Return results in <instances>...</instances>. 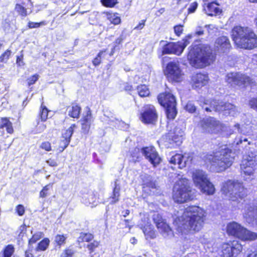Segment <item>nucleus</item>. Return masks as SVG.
I'll return each instance as SVG.
<instances>
[{"mask_svg":"<svg viewBox=\"0 0 257 257\" xmlns=\"http://www.w3.org/2000/svg\"><path fill=\"white\" fill-rule=\"evenodd\" d=\"M205 213L204 210L198 206L186 208L176 220L178 231L184 234L191 231H198L202 227Z\"/></svg>","mask_w":257,"mask_h":257,"instance_id":"nucleus-1","label":"nucleus"},{"mask_svg":"<svg viewBox=\"0 0 257 257\" xmlns=\"http://www.w3.org/2000/svg\"><path fill=\"white\" fill-rule=\"evenodd\" d=\"M231 36L235 45L240 48L251 50L257 47V36L249 27L234 26Z\"/></svg>","mask_w":257,"mask_h":257,"instance_id":"nucleus-2","label":"nucleus"},{"mask_svg":"<svg viewBox=\"0 0 257 257\" xmlns=\"http://www.w3.org/2000/svg\"><path fill=\"white\" fill-rule=\"evenodd\" d=\"M188 59L192 66L201 68L212 63L214 56L210 47L200 44L191 48L188 55Z\"/></svg>","mask_w":257,"mask_h":257,"instance_id":"nucleus-3","label":"nucleus"},{"mask_svg":"<svg viewBox=\"0 0 257 257\" xmlns=\"http://www.w3.org/2000/svg\"><path fill=\"white\" fill-rule=\"evenodd\" d=\"M235 157V153L230 149L225 148L211 155L209 160L216 171L221 172L231 166Z\"/></svg>","mask_w":257,"mask_h":257,"instance_id":"nucleus-4","label":"nucleus"},{"mask_svg":"<svg viewBox=\"0 0 257 257\" xmlns=\"http://www.w3.org/2000/svg\"><path fill=\"white\" fill-rule=\"evenodd\" d=\"M194 193L189 180L183 178L175 183L173 188V198L175 202L182 203L193 199Z\"/></svg>","mask_w":257,"mask_h":257,"instance_id":"nucleus-5","label":"nucleus"},{"mask_svg":"<svg viewBox=\"0 0 257 257\" xmlns=\"http://www.w3.org/2000/svg\"><path fill=\"white\" fill-rule=\"evenodd\" d=\"M227 232L242 241H251L257 238V233L252 232L236 222L233 221L227 225Z\"/></svg>","mask_w":257,"mask_h":257,"instance_id":"nucleus-6","label":"nucleus"},{"mask_svg":"<svg viewBox=\"0 0 257 257\" xmlns=\"http://www.w3.org/2000/svg\"><path fill=\"white\" fill-rule=\"evenodd\" d=\"M192 178L195 185L202 193L212 195L215 192L213 185L209 181L207 174L202 170H197L193 172Z\"/></svg>","mask_w":257,"mask_h":257,"instance_id":"nucleus-7","label":"nucleus"},{"mask_svg":"<svg viewBox=\"0 0 257 257\" xmlns=\"http://www.w3.org/2000/svg\"><path fill=\"white\" fill-rule=\"evenodd\" d=\"M158 99L159 103L166 108L168 118L174 119L177 113L174 96L170 92L163 93L158 95Z\"/></svg>","mask_w":257,"mask_h":257,"instance_id":"nucleus-8","label":"nucleus"},{"mask_svg":"<svg viewBox=\"0 0 257 257\" xmlns=\"http://www.w3.org/2000/svg\"><path fill=\"white\" fill-rule=\"evenodd\" d=\"M240 168L245 175L254 178L257 170V155L253 152H248L242 161Z\"/></svg>","mask_w":257,"mask_h":257,"instance_id":"nucleus-9","label":"nucleus"},{"mask_svg":"<svg viewBox=\"0 0 257 257\" xmlns=\"http://www.w3.org/2000/svg\"><path fill=\"white\" fill-rule=\"evenodd\" d=\"M165 74L169 80L174 82H181L183 80L184 73L181 69L178 61H171L166 66Z\"/></svg>","mask_w":257,"mask_h":257,"instance_id":"nucleus-10","label":"nucleus"},{"mask_svg":"<svg viewBox=\"0 0 257 257\" xmlns=\"http://www.w3.org/2000/svg\"><path fill=\"white\" fill-rule=\"evenodd\" d=\"M226 82L232 86L253 85L254 81L249 77L238 72L228 73L225 77Z\"/></svg>","mask_w":257,"mask_h":257,"instance_id":"nucleus-11","label":"nucleus"},{"mask_svg":"<svg viewBox=\"0 0 257 257\" xmlns=\"http://www.w3.org/2000/svg\"><path fill=\"white\" fill-rule=\"evenodd\" d=\"M201 125L205 132L217 134L224 130L225 126L214 117H208L201 121Z\"/></svg>","mask_w":257,"mask_h":257,"instance_id":"nucleus-12","label":"nucleus"},{"mask_svg":"<svg viewBox=\"0 0 257 257\" xmlns=\"http://www.w3.org/2000/svg\"><path fill=\"white\" fill-rule=\"evenodd\" d=\"M242 245L237 240L224 243L221 247V255L223 257H236L242 251Z\"/></svg>","mask_w":257,"mask_h":257,"instance_id":"nucleus-13","label":"nucleus"},{"mask_svg":"<svg viewBox=\"0 0 257 257\" xmlns=\"http://www.w3.org/2000/svg\"><path fill=\"white\" fill-rule=\"evenodd\" d=\"M153 219L159 231L165 238H171L174 236L172 230L160 214L154 213Z\"/></svg>","mask_w":257,"mask_h":257,"instance_id":"nucleus-14","label":"nucleus"},{"mask_svg":"<svg viewBox=\"0 0 257 257\" xmlns=\"http://www.w3.org/2000/svg\"><path fill=\"white\" fill-rule=\"evenodd\" d=\"M158 115L155 107L152 105H146L144 107L141 114V120L146 124H154L157 120Z\"/></svg>","mask_w":257,"mask_h":257,"instance_id":"nucleus-15","label":"nucleus"},{"mask_svg":"<svg viewBox=\"0 0 257 257\" xmlns=\"http://www.w3.org/2000/svg\"><path fill=\"white\" fill-rule=\"evenodd\" d=\"M142 154L154 167H156L161 161L155 148L153 147H145L141 149Z\"/></svg>","mask_w":257,"mask_h":257,"instance_id":"nucleus-16","label":"nucleus"},{"mask_svg":"<svg viewBox=\"0 0 257 257\" xmlns=\"http://www.w3.org/2000/svg\"><path fill=\"white\" fill-rule=\"evenodd\" d=\"M238 190L242 191V184L237 181L228 180L223 183L221 190L223 194L227 196L229 199L230 197V194L233 193V191Z\"/></svg>","mask_w":257,"mask_h":257,"instance_id":"nucleus-17","label":"nucleus"},{"mask_svg":"<svg viewBox=\"0 0 257 257\" xmlns=\"http://www.w3.org/2000/svg\"><path fill=\"white\" fill-rule=\"evenodd\" d=\"M231 48L228 38L221 36L217 38L214 43V50L219 54L227 53Z\"/></svg>","mask_w":257,"mask_h":257,"instance_id":"nucleus-18","label":"nucleus"},{"mask_svg":"<svg viewBox=\"0 0 257 257\" xmlns=\"http://www.w3.org/2000/svg\"><path fill=\"white\" fill-rule=\"evenodd\" d=\"M182 53V48L179 43L170 42L163 45L162 54H175L180 55Z\"/></svg>","mask_w":257,"mask_h":257,"instance_id":"nucleus-19","label":"nucleus"},{"mask_svg":"<svg viewBox=\"0 0 257 257\" xmlns=\"http://www.w3.org/2000/svg\"><path fill=\"white\" fill-rule=\"evenodd\" d=\"M183 132L179 128H175L173 134L170 133L168 136L170 145L168 147L175 148L179 146L182 142Z\"/></svg>","mask_w":257,"mask_h":257,"instance_id":"nucleus-20","label":"nucleus"},{"mask_svg":"<svg viewBox=\"0 0 257 257\" xmlns=\"http://www.w3.org/2000/svg\"><path fill=\"white\" fill-rule=\"evenodd\" d=\"M223 102L215 100H204L202 104H200L203 108L207 112H211L212 110L220 112L221 110Z\"/></svg>","mask_w":257,"mask_h":257,"instance_id":"nucleus-21","label":"nucleus"},{"mask_svg":"<svg viewBox=\"0 0 257 257\" xmlns=\"http://www.w3.org/2000/svg\"><path fill=\"white\" fill-rule=\"evenodd\" d=\"M243 216L249 223L257 220V207L255 209L253 204H247L245 207Z\"/></svg>","mask_w":257,"mask_h":257,"instance_id":"nucleus-22","label":"nucleus"},{"mask_svg":"<svg viewBox=\"0 0 257 257\" xmlns=\"http://www.w3.org/2000/svg\"><path fill=\"white\" fill-rule=\"evenodd\" d=\"M149 220V219L148 217H144V218L142 219V221L143 222V223L140 224V225L141 226V228L142 229L146 238L148 239L150 238L153 239L156 237V234L155 231L150 224Z\"/></svg>","mask_w":257,"mask_h":257,"instance_id":"nucleus-23","label":"nucleus"},{"mask_svg":"<svg viewBox=\"0 0 257 257\" xmlns=\"http://www.w3.org/2000/svg\"><path fill=\"white\" fill-rule=\"evenodd\" d=\"M192 81L193 87L201 88L208 83V77L205 74L197 73L193 76Z\"/></svg>","mask_w":257,"mask_h":257,"instance_id":"nucleus-24","label":"nucleus"},{"mask_svg":"<svg viewBox=\"0 0 257 257\" xmlns=\"http://www.w3.org/2000/svg\"><path fill=\"white\" fill-rule=\"evenodd\" d=\"M221 111H222L225 115L232 116H235L239 113L237 108L230 103L223 102Z\"/></svg>","mask_w":257,"mask_h":257,"instance_id":"nucleus-25","label":"nucleus"},{"mask_svg":"<svg viewBox=\"0 0 257 257\" xmlns=\"http://www.w3.org/2000/svg\"><path fill=\"white\" fill-rule=\"evenodd\" d=\"M81 129L84 134L88 133L90 125L93 121V119L90 111H87L86 114L83 117L81 120Z\"/></svg>","mask_w":257,"mask_h":257,"instance_id":"nucleus-26","label":"nucleus"},{"mask_svg":"<svg viewBox=\"0 0 257 257\" xmlns=\"http://www.w3.org/2000/svg\"><path fill=\"white\" fill-rule=\"evenodd\" d=\"M170 164L174 165H178V168L182 169L186 165V157L181 154H176L172 156L169 159Z\"/></svg>","mask_w":257,"mask_h":257,"instance_id":"nucleus-27","label":"nucleus"},{"mask_svg":"<svg viewBox=\"0 0 257 257\" xmlns=\"http://www.w3.org/2000/svg\"><path fill=\"white\" fill-rule=\"evenodd\" d=\"M217 6H219V4L216 2L208 3L206 8L205 9L206 14L211 16L220 14L222 12V11L220 9L216 7Z\"/></svg>","mask_w":257,"mask_h":257,"instance_id":"nucleus-28","label":"nucleus"},{"mask_svg":"<svg viewBox=\"0 0 257 257\" xmlns=\"http://www.w3.org/2000/svg\"><path fill=\"white\" fill-rule=\"evenodd\" d=\"M233 193L230 194L229 200L238 203L240 200L243 199L246 196V191L243 186L242 185V191H239L236 190L232 191Z\"/></svg>","mask_w":257,"mask_h":257,"instance_id":"nucleus-29","label":"nucleus"},{"mask_svg":"<svg viewBox=\"0 0 257 257\" xmlns=\"http://www.w3.org/2000/svg\"><path fill=\"white\" fill-rule=\"evenodd\" d=\"M75 127H76V125L73 124L66 130L65 133H63V138L64 139V140L62 141L64 145L63 150L65 149L68 146L70 142L71 136L74 132V128Z\"/></svg>","mask_w":257,"mask_h":257,"instance_id":"nucleus-30","label":"nucleus"},{"mask_svg":"<svg viewBox=\"0 0 257 257\" xmlns=\"http://www.w3.org/2000/svg\"><path fill=\"white\" fill-rule=\"evenodd\" d=\"M120 187L119 184L117 183V181L114 182V187L113 190V193L110 197V203L114 204L118 201L120 196Z\"/></svg>","mask_w":257,"mask_h":257,"instance_id":"nucleus-31","label":"nucleus"},{"mask_svg":"<svg viewBox=\"0 0 257 257\" xmlns=\"http://www.w3.org/2000/svg\"><path fill=\"white\" fill-rule=\"evenodd\" d=\"M68 115L73 118H78L81 111L80 107L78 105H73L67 108Z\"/></svg>","mask_w":257,"mask_h":257,"instance_id":"nucleus-32","label":"nucleus"},{"mask_svg":"<svg viewBox=\"0 0 257 257\" xmlns=\"http://www.w3.org/2000/svg\"><path fill=\"white\" fill-rule=\"evenodd\" d=\"M5 127L7 132L9 134H12L14 130L12 126V123L8 118H2L1 120L0 128Z\"/></svg>","mask_w":257,"mask_h":257,"instance_id":"nucleus-33","label":"nucleus"},{"mask_svg":"<svg viewBox=\"0 0 257 257\" xmlns=\"http://www.w3.org/2000/svg\"><path fill=\"white\" fill-rule=\"evenodd\" d=\"M138 92L141 97H146L150 94V91L145 85H141L138 87Z\"/></svg>","mask_w":257,"mask_h":257,"instance_id":"nucleus-34","label":"nucleus"},{"mask_svg":"<svg viewBox=\"0 0 257 257\" xmlns=\"http://www.w3.org/2000/svg\"><path fill=\"white\" fill-rule=\"evenodd\" d=\"M93 235L90 233H80V236L78 238L79 241H86L89 242L93 239Z\"/></svg>","mask_w":257,"mask_h":257,"instance_id":"nucleus-35","label":"nucleus"},{"mask_svg":"<svg viewBox=\"0 0 257 257\" xmlns=\"http://www.w3.org/2000/svg\"><path fill=\"white\" fill-rule=\"evenodd\" d=\"M15 9L22 17H25L28 15L27 9L20 4H16Z\"/></svg>","mask_w":257,"mask_h":257,"instance_id":"nucleus-36","label":"nucleus"},{"mask_svg":"<svg viewBox=\"0 0 257 257\" xmlns=\"http://www.w3.org/2000/svg\"><path fill=\"white\" fill-rule=\"evenodd\" d=\"M49 239L48 238H45L42 240L38 245L36 248V250H45L48 247L49 244Z\"/></svg>","mask_w":257,"mask_h":257,"instance_id":"nucleus-37","label":"nucleus"},{"mask_svg":"<svg viewBox=\"0 0 257 257\" xmlns=\"http://www.w3.org/2000/svg\"><path fill=\"white\" fill-rule=\"evenodd\" d=\"M107 18L109 21L114 24L117 25L120 23V19L119 17L116 16L115 15H112L111 14L106 13Z\"/></svg>","mask_w":257,"mask_h":257,"instance_id":"nucleus-38","label":"nucleus"},{"mask_svg":"<svg viewBox=\"0 0 257 257\" xmlns=\"http://www.w3.org/2000/svg\"><path fill=\"white\" fill-rule=\"evenodd\" d=\"M48 110L45 106H44L43 103L41 104L40 110V116L42 121H45L48 117Z\"/></svg>","mask_w":257,"mask_h":257,"instance_id":"nucleus-39","label":"nucleus"},{"mask_svg":"<svg viewBox=\"0 0 257 257\" xmlns=\"http://www.w3.org/2000/svg\"><path fill=\"white\" fill-rule=\"evenodd\" d=\"M43 236V233L39 232L34 234L32 237L29 240V245L31 247V245L35 243L37 240L40 239Z\"/></svg>","mask_w":257,"mask_h":257,"instance_id":"nucleus-40","label":"nucleus"},{"mask_svg":"<svg viewBox=\"0 0 257 257\" xmlns=\"http://www.w3.org/2000/svg\"><path fill=\"white\" fill-rule=\"evenodd\" d=\"M14 252V247L12 245H8L5 249L4 257H11Z\"/></svg>","mask_w":257,"mask_h":257,"instance_id":"nucleus-41","label":"nucleus"},{"mask_svg":"<svg viewBox=\"0 0 257 257\" xmlns=\"http://www.w3.org/2000/svg\"><path fill=\"white\" fill-rule=\"evenodd\" d=\"M12 52L10 50H7L6 51H5L3 54L1 55L0 56V61L1 62L5 63H6L7 61H8L11 55Z\"/></svg>","mask_w":257,"mask_h":257,"instance_id":"nucleus-42","label":"nucleus"},{"mask_svg":"<svg viewBox=\"0 0 257 257\" xmlns=\"http://www.w3.org/2000/svg\"><path fill=\"white\" fill-rule=\"evenodd\" d=\"M101 3L106 7L112 8L117 3V0H101Z\"/></svg>","mask_w":257,"mask_h":257,"instance_id":"nucleus-43","label":"nucleus"},{"mask_svg":"<svg viewBox=\"0 0 257 257\" xmlns=\"http://www.w3.org/2000/svg\"><path fill=\"white\" fill-rule=\"evenodd\" d=\"M53 183H50L45 186H44L42 190L40 192V197L41 198H45L47 195V192L49 190L50 188H52L53 186Z\"/></svg>","mask_w":257,"mask_h":257,"instance_id":"nucleus-44","label":"nucleus"},{"mask_svg":"<svg viewBox=\"0 0 257 257\" xmlns=\"http://www.w3.org/2000/svg\"><path fill=\"white\" fill-rule=\"evenodd\" d=\"M66 237L64 235L58 234L55 237V242L59 245L65 243Z\"/></svg>","mask_w":257,"mask_h":257,"instance_id":"nucleus-45","label":"nucleus"},{"mask_svg":"<svg viewBox=\"0 0 257 257\" xmlns=\"http://www.w3.org/2000/svg\"><path fill=\"white\" fill-rule=\"evenodd\" d=\"M105 50L100 51L97 54V56L93 59L92 63L94 66H96L100 64L101 56L104 52H105Z\"/></svg>","mask_w":257,"mask_h":257,"instance_id":"nucleus-46","label":"nucleus"},{"mask_svg":"<svg viewBox=\"0 0 257 257\" xmlns=\"http://www.w3.org/2000/svg\"><path fill=\"white\" fill-rule=\"evenodd\" d=\"M99 245V242L96 240L93 241L92 242H91L87 245V247L90 250V254L95 250V249Z\"/></svg>","mask_w":257,"mask_h":257,"instance_id":"nucleus-47","label":"nucleus"},{"mask_svg":"<svg viewBox=\"0 0 257 257\" xmlns=\"http://www.w3.org/2000/svg\"><path fill=\"white\" fill-rule=\"evenodd\" d=\"M46 24L45 21H42V22H41L40 23H34V22H29L28 26L30 29H32V28H39L40 26L45 25Z\"/></svg>","mask_w":257,"mask_h":257,"instance_id":"nucleus-48","label":"nucleus"},{"mask_svg":"<svg viewBox=\"0 0 257 257\" xmlns=\"http://www.w3.org/2000/svg\"><path fill=\"white\" fill-rule=\"evenodd\" d=\"M186 109L190 113L194 112L196 109L195 105L191 102H189L186 105Z\"/></svg>","mask_w":257,"mask_h":257,"instance_id":"nucleus-49","label":"nucleus"},{"mask_svg":"<svg viewBox=\"0 0 257 257\" xmlns=\"http://www.w3.org/2000/svg\"><path fill=\"white\" fill-rule=\"evenodd\" d=\"M40 147L46 151H50L51 150V144L49 142H43Z\"/></svg>","mask_w":257,"mask_h":257,"instance_id":"nucleus-50","label":"nucleus"},{"mask_svg":"<svg viewBox=\"0 0 257 257\" xmlns=\"http://www.w3.org/2000/svg\"><path fill=\"white\" fill-rule=\"evenodd\" d=\"M39 75L35 74L28 79V85L30 86L34 84L38 79Z\"/></svg>","mask_w":257,"mask_h":257,"instance_id":"nucleus-51","label":"nucleus"},{"mask_svg":"<svg viewBox=\"0 0 257 257\" xmlns=\"http://www.w3.org/2000/svg\"><path fill=\"white\" fill-rule=\"evenodd\" d=\"M156 185L154 182H150L146 184V186L144 187L145 190L147 191L148 189H150L151 191H152V190L156 189Z\"/></svg>","mask_w":257,"mask_h":257,"instance_id":"nucleus-52","label":"nucleus"},{"mask_svg":"<svg viewBox=\"0 0 257 257\" xmlns=\"http://www.w3.org/2000/svg\"><path fill=\"white\" fill-rule=\"evenodd\" d=\"M181 46V48H182V52L183 51L185 48L190 43V42L187 39H183L182 41L178 42Z\"/></svg>","mask_w":257,"mask_h":257,"instance_id":"nucleus-53","label":"nucleus"},{"mask_svg":"<svg viewBox=\"0 0 257 257\" xmlns=\"http://www.w3.org/2000/svg\"><path fill=\"white\" fill-rule=\"evenodd\" d=\"M249 104L252 108L257 110V98L251 99L249 101Z\"/></svg>","mask_w":257,"mask_h":257,"instance_id":"nucleus-54","label":"nucleus"},{"mask_svg":"<svg viewBox=\"0 0 257 257\" xmlns=\"http://www.w3.org/2000/svg\"><path fill=\"white\" fill-rule=\"evenodd\" d=\"M73 254V250L70 249H68L65 250V252L62 253L61 257H71Z\"/></svg>","mask_w":257,"mask_h":257,"instance_id":"nucleus-55","label":"nucleus"},{"mask_svg":"<svg viewBox=\"0 0 257 257\" xmlns=\"http://www.w3.org/2000/svg\"><path fill=\"white\" fill-rule=\"evenodd\" d=\"M17 211L20 216L23 215L25 213L24 207L22 205H19L17 206Z\"/></svg>","mask_w":257,"mask_h":257,"instance_id":"nucleus-56","label":"nucleus"},{"mask_svg":"<svg viewBox=\"0 0 257 257\" xmlns=\"http://www.w3.org/2000/svg\"><path fill=\"white\" fill-rule=\"evenodd\" d=\"M174 31L177 36H180L183 31V28L181 25L174 27Z\"/></svg>","mask_w":257,"mask_h":257,"instance_id":"nucleus-57","label":"nucleus"},{"mask_svg":"<svg viewBox=\"0 0 257 257\" xmlns=\"http://www.w3.org/2000/svg\"><path fill=\"white\" fill-rule=\"evenodd\" d=\"M197 7V4L196 3H193L192 4L190 7L188 9V11L189 13H193L196 10Z\"/></svg>","mask_w":257,"mask_h":257,"instance_id":"nucleus-58","label":"nucleus"},{"mask_svg":"<svg viewBox=\"0 0 257 257\" xmlns=\"http://www.w3.org/2000/svg\"><path fill=\"white\" fill-rule=\"evenodd\" d=\"M47 163L49 166L51 167H55L57 166V163L56 161L53 159H49L47 161Z\"/></svg>","mask_w":257,"mask_h":257,"instance_id":"nucleus-59","label":"nucleus"},{"mask_svg":"<svg viewBox=\"0 0 257 257\" xmlns=\"http://www.w3.org/2000/svg\"><path fill=\"white\" fill-rule=\"evenodd\" d=\"M32 250V248L29 246V249L25 251V257H34L33 254L31 252Z\"/></svg>","mask_w":257,"mask_h":257,"instance_id":"nucleus-60","label":"nucleus"},{"mask_svg":"<svg viewBox=\"0 0 257 257\" xmlns=\"http://www.w3.org/2000/svg\"><path fill=\"white\" fill-rule=\"evenodd\" d=\"M145 21L143 20L139 23V24L135 28V29L141 30L145 26Z\"/></svg>","mask_w":257,"mask_h":257,"instance_id":"nucleus-61","label":"nucleus"},{"mask_svg":"<svg viewBox=\"0 0 257 257\" xmlns=\"http://www.w3.org/2000/svg\"><path fill=\"white\" fill-rule=\"evenodd\" d=\"M31 2L30 0H17V4H20L24 7L27 6V3Z\"/></svg>","mask_w":257,"mask_h":257,"instance_id":"nucleus-62","label":"nucleus"},{"mask_svg":"<svg viewBox=\"0 0 257 257\" xmlns=\"http://www.w3.org/2000/svg\"><path fill=\"white\" fill-rule=\"evenodd\" d=\"M204 34V31L201 27H198L195 31V35L197 36H201Z\"/></svg>","mask_w":257,"mask_h":257,"instance_id":"nucleus-63","label":"nucleus"},{"mask_svg":"<svg viewBox=\"0 0 257 257\" xmlns=\"http://www.w3.org/2000/svg\"><path fill=\"white\" fill-rule=\"evenodd\" d=\"M246 257H257V251L247 253Z\"/></svg>","mask_w":257,"mask_h":257,"instance_id":"nucleus-64","label":"nucleus"}]
</instances>
